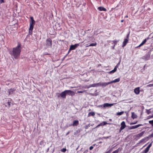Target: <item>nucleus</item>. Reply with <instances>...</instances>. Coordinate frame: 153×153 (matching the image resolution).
Returning a JSON list of instances; mask_svg holds the SVG:
<instances>
[{"mask_svg": "<svg viewBox=\"0 0 153 153\" xmlns=\"http://www.w3.org/2000/svg\"><path fill=\"white\" fill-rule=\"evenodd\" d=\"M21 44L19 42L18 43L17 46L13 48L12 51L9 53L11 56H13L16 59H18L19 57L22 49Z\"/></svg>", "mask_w": 153, "mask_h": 153, "instance_id": "nucleus-1", "label": "nucleus"}, {"mask_svg": "<svg viewBox=\"0 0 153 153\" xmlns=\"http://www.w3.org/2000/svg\"><path fill=\"white\" fill-rule=\"evenodd\" d=\"M52 45V40L50 38H48L46 40V46L48 47L51 48Z\"/></svg>", "mask_w": 153, "mask_h": 153, "instance_id": "nucleus-2", "label": "nucleus"}, {"mask_svg": "<svg viewBox=\"0 0 153 153\" xmlns=\"http://www.w3.org/2000/svg\"><path fill=\"white\" fill-rule=\"evenodd\" d=\"M126 37V38L124 39L122 47H123L125 46L128 42L129 40V34L127 35Z\"/></svg>", "mask_w": 153, "mask_h": 153, "instance_id": "nucleus-3", "label": "nucleus"}, {"mask_svg": "<svg viewBox=\"0 0 153 153\" xmlns=\"http://www.w3.org/2000/svg\"><path fill=\"white\" fill-rule=\"evenodd\" d=\"M58 95H57L58 97H59L60 96L61 97L63 98H65L66 97V94L65 91L62 92L60 94L57 93Z\"/></svg>", "mask_w": 153, "mask_h": 153, "instance_id": "nucleus-4", "label": "nucleus"}, {"mask_svg": "<svg viewBox=\"0 0 153 153\" xmlns=\"http://www.w3.org/2000/svg\"><path fill=\"white\" fill-rule=\"evenodd\" d=\"M66 92V95H71V96H73L75 95V93L74 91L70 90H65Z\"/></svg>", "mask_w": 153, "mask_h": 153, "instance_id": "nucleus-5", "label": "nucleus"}, {"mask_svg": "<svg viewBox=\"0 0 153 153\" xmlns=\"http://www.w3.org/2000/svg\"><path fill=\"white\" fill-rule=\"evenodd\" d=\"M79 43L76 44L74 45H71L70 46L69 51L73 50L75 49L79 45Z\"/></svg>", "mask_w": 153, "mask_h": 153, "instance_id": "nucleus-6", "label": "nucleus"}, {"mask_svg": "<svg viewBox=\"0 0 153 153\" xmlns=\"http://www.w3.org/2000/svg\"><path fill=\"white\" fill-rule=\"evenodd\" d=\"M152 142L150 143L148 146L143 151V153H147L149 151L150 147L152 146Z\"/></svg>", "mask_w": 153, "mask_h": 153, "instance_id": "nucleus-7", "label": "nucleus"}, {"mask_svg": "<svg viewBox=\"0 0 153 153\" xmlns=\"http://www.w3.org/2000/svg\"><path fill=\"white\" fill-rule=\"evenodd\" d=\"M121 126L120 128V131L126 127L125 123L124 121H123L121 124Z\"/></svg>", "mask_w": 153, "mask_h": 153, "instance_id": "nucleus-8", "label": "nucleus"}, {"mask_svg": "<svg viewBox=\"0 0 153 153\" xmlns=\"http://www.w3.org/2000/svg\"><path fill=\"white\" fill-rule=\"evenodd\" d=\"M140 87H138L135 88L134 90V92L136 94H139L140 92Z\"/></svg>", "mask_w": 153, "mask_h": 153, "instance_id": "nucleus-9", "label": "nucleus"}, {"mask_svg": "<svg viewBox=\"0 0 153 153\" xmlns=\"http://www.w3.org/2000/svg\"><path fill=\"white\" fill-rule=\"evenodd\" d=\"M116 104V103H105L103 105V107H111L114 105Z\"/></svg>", "mask_w": 153, "mask_h": 153, "instance_id": "nucleus-10", "label": "nucleus"}, {"mask_svg": "<svg viewBox=\"0 0 153 153\" xmlns=\"http://www.w3.org/2000/svg\"><path fill=\"white\" fill-rule=\"evenodd\" d=\"M79 124V122L78 120H74L73 122V124L70 126H77Z\"/></svg>", "mask_w": 153, "mask_h": 153, "instance_id": "nucleus-11", "label": "nucleus"}, {"mask_svg": "<svg viewBox=\"0 0 153 153\" xmlns=\"http://www.w3.org/2000/svg\"><path fill=\"white\" fill-rule=\"evenodd\" d=\"M30 24L35 25V21L34 20L33 17V16H30Z\"/></svg>", "mask_w": 153, "mask_h": 153, "instance_id": "nucleus-12", "label": "nucleus"}, {"mask_svg": "<svg viewBox=\"0 0 153 153\" xmlns=\"http://www.w3.org/2000/svg\"><path fill=\"white\" fill-rule=\"evenodd\" d=\"M142 126V124H138L137 125L131 126L129 127V129H135V128H137L138 127L140 126Z\"/></svg>", "mask_w": 153, "mask_h": 153, "instance_id": "nucleus-13", "label": "nucleus"}, {"mask_svg": "<svg viewBox=\"0 0 153 153\" xmlns=\"http://www.w3.org/2000/svg\"><path fill=\"white\" fill-rule=\"evenodd\" d=\"M149 39V38H147L145 39L144 40H143L142 42L137 47V48H138L143 45L145 43L147 40H148Z\"/></svg>", "mask_w": 153, "mask_h": 153, "instance_id": "nucleus-14", "label": "nucleus"}, {"mask_svg": "<svg viewBox=\"0 0 153 153\" xmlns=\"http://www.w3.org/2000/svg\"><path fill=\"white\" fill-rule=\"evenodd\" d=\"M120 80V78H118L117 79H115L114 80L110 82V84H111L112 83H115L119 82Z\"/></svg>", "mask_w": 153, "mask_h": 153, "instance_id": "nucleus-15", "label": "nucleus"}, {"mask_svg": "<svg viewBox=\"0 0 153 153\" xmlns=\"http://www.w3.org/2000/svg\"><path fill=\"white\" fill-rule=\"evenodd\" d=\"M34 25L30 24L29 32L30 33L31 31V34H32V30L33 29Z\"/></svg>", "mask_w": 153, "mask_h": 153, "instance_id": "nucleus-16", "label": "nucleus"}, {"mask_svg": "<svg viewBox=\"0 0 153 153\" xmlns=\"http://www.w3.org/2000/svg\"><path fill=\"white\" fill-rule=\"evenodd\" d=\"M97 87L96 83L94 84L90 85L89 86H85L84 88H88L91 87Z\"/></svg>", "mask_w": 153, "mask_h": 153, "instance_id": "nucleus-17", "label": "nucleus"}, {"mask_svg": "<svg viewBox=\"0 0 153 153\" xmlns=\"http://www.w3.org/2000/svg\"><path fill=\"white\" fill-rule=\"evenodd\" d=\"M98 9L100 11H107L106 9L103 7H98Z\"/></svg>", "mask_w": 153, "mask_h": 153, "instance_id": "nucleus-18", "label": "nucleus"}, {"mask_svg": "<svg viewBox=\"0 0 153 153\" xmlns=\"http://www.w3.org/2000/svg\"><path fill=\"white\" fill-rule=\"evenodd\" d=\"M110 84V82H101V86L105 87Z\"/></svg>", "mask_w": 153, "mask_h": 153, "instance_id": "nucleus-19", "label": "nucleus"}, {"mask_svg": "<svg viewBox=\"0 0 153 153\" xmlns=\"http://www.w3.org/2000/svg\"><path fill=\"white\" fill-rule=\"evenodd\" d=\"M107 123L105 121H103V122L100 123V124H99L96 127V128H97L98 127H99L102 126H104L105 125L107 124Z\"/></svg>", "mask_w": 153, "mask_h": 153, "instance_id": "nucleus-20", "label": "nucleus"}, {"mask_svg": "<svg viewBox=\"0 0 153 153\" xmlns=\"http://www.w3.org/2000/svg\"><path fill=\"white\" fill-rule=\"evenodd\" d=\"M122 149V148H119L113 151L112 153H118L119 151H121Z\"/></svg>", "mask_w": 153, "mask_h": 153, "instance_id": "nucleus-21", "label": "nucleus"}, {"mask_svg": "<svg viewBox=\"0 0 153 153\" xmlns=\"http://www.w3.org/2000/svg\"><path fill=\"white\" fill-rule=\"evenodd\" d=\"M137 115L135 114L134 112L131 113V117L133 119H134L137 118Z\"/></svg>", "mask_w": 153, "mask_h": 153, "instance_id": "nucleus-22", "label": "nucleus"}, {"mask_svg": "<svg viewBox=\"0 0 153 153\" xmlns=\"http://www.w3.org/2000/svg\"><path fill=\"white\" fill-rule=\"evenodd\" d=\"M144 134V131H142L140 133L137 134L136 135V137H142Z\"/></svg>", "mask_w": 153, "mask_h": 153, "instance_id": "nucleus-23", "label": "nucleus"}, {"mask_svg": "<svg viewBox=\"0 0 153 153\" xmlns=\"http://www.w3.org/2000/svg\"><path fill=\"white\" fill-rule=\"evenodd\" d=\"M97 45V43L96 42H95L94 43H91V44H90V45H87L85 47H90V46H95Z\"/></svg>", "mask_w": 153, "mask_h": 153, "instance_id": "nucleus-24", "label": "nucleus"}, {"mask_svg": "<svg viewBox=\"0 0 153 153\" xmlns=\"http://www.w3.org/2000/svg\"><path fill=\"white\" fill-rule=\"evenodd\" d=\"M16 89L15 88H11L9 90V94H11L13 93L16 91Z\"/></svg>", "mask_w": 153, "mask_h": 153, "instance_id": "nucleus-25", "label": "nucleus"}, {"mask_svg": "<svg viewBox=\"0 0 153 153\" xmlns=\"http://www.w3.org/2000/svg\"><path fill=\"white\" fill-rule=\"evenodd\" d=\"M95 115V113L94 112H89L88 114V117H89L90 116H94Z\"/></svg>", "mask_w": 153, "mask_h": 153, "instance_id": "nucleus-26", "label": "nucleus"}, {"mask_svg": "<svg viewBox=\"0 0 153 153\" xmlns=\"http://www.w3.org/2000/svg\"><path fill=\"white\" fill-rule=\"evenodd\" d=\"M118 41H119V40H113L112 41V42H113L112 44H114V45H116L117 44Z\"/></svg>", "mask_w": 153, "mask_h": 153, "instance_id": "nucleus-27", "label": "nucleus"}, {"mask_svg": "<svg viewBox=\"0 0 153 153\" xmlns=\"http://www.w3.org/2000/svg\"><path fill=\"white\" fill-rule=\"evenodd\" d=\"M123 111H121L120 112H118L117 113V115H121L123 114Z\"/></svg>", "mask_w": 153, "mask_h": 153, "instance_id": "nucleus-28", "label": "nucleus"}, {"mask_svg": "<svg viewBox=\"0 0 153 153\" xmlns=\"http://www.w3.org/2000/svg\"><path fill=\"white\" fill-rule=\"evenodd\" d=\"M116 71L115 70V69H114L113 70L109 71V74H111L112 73H114Z\"/></svg>", "mask_w": 153, "mask_h": 153, "instance_id": "nucleus-29", "label": "nucleus"}, {"mask_svg": "<svg viewBox=\"0 0 153 153\" xmlns=\"http://www.w3.org/2000/svg\"><path fill=\"white\" fill-rule=\"evenodd\" d=\"M90 124H89L88 125H86L85 126H84V128L85 129H87L89 127H90Z\"/></svg>", "mask_w": 153, "mask_h": 153, "instance_id": "nucleus-30", "label": "nucleus"}, {"mask_svg": "<svg viewBox=\"0 0 153 153\" xmlns=\"http://www.w3.org/2000/svg\"><path fill=\"white\" fill-rule=\"evenodd\" d=\"M86 91V90H84L83 91H77V93H82L84 92H85Z\"/></svg>", "mask_w": 153, "mask_h": 153, "instance_id": "nucleus-31", "label": "nucleus"}, {"mask_svg": "<svg viewBox=\"0 0 153 153\" xmlns=\"http://www.w3.org/2000/svg\"><path fill=\"white\" fill-rule=\"evenodd\" d=\"M66 151V149L65 148H64L61 149V151L62 152H65Z\"/></svg>", "mask_w": 153, "mask_h": 153, "instance_id": "nucleus-32", "label": "nucleus"}, {"mask_svg": "<svg viewBox=\"0 0 153 153\" xmlns=\"http://www.w3.org/2000/svg\"><path fill=\"white\" fill-rule=\"evenodd\" d=\"M11 103V102L8 101L7 102V103H6V104H7L8 106L9 107L10 106V104Z\"/></svg>", "mask_w": 153, "mask_h": 153, "instance_id": "nucleus-33", "label": "nucleus"}, {"mask_svg": "<svg viewBox=\"0 0 153 153\" xmlns=\"http://www.w3.org/2000/svg\"><path fill=\"white\" fill-rule=\"evenodd\" d=\"M101 82H99L97 83H96L97 87L99 86H101Z\"/></svg>", "mask_w": 153, "mask_h": 153, "instance_id": "nucleus-34", "label": "nucleus"}, {"mask_svg": "<svg viewBox=\"0 0 153 153\" xmlns=\"http://www.w3.org/2000/svg\"><path fill=\"white\" fill-rule=\"evenodd\" d=\"M152 86H153V84H149V85H147V87H152Z\"/></svg>", "mask_w": 153, "mask_h": 153, "instance_id": "nucleus-35", "label": "nucleus"}, {"mask_svg": "<svg viewBox=\"0 0 153 153\" xmlns=\"http://www.w3.org/2000/svg\"><path fill=\"white\" fill-rule=\"evenodd\" d=\"M149 137L150 138L153 137V133L149 135Z\"/></svg>", "mask_w": 153, "mask_h": 153, "instance_id": "nucleus-36", "label": "nucleus"}, {"mask_svg": "<svg viewBox=\"0 0 153 153\" xmlns=\"http://www.w3.org/2000/svg\"><path fill=\"white\" fill-rule=\"evenodd\" d=\"M4 2V0H0V3L2 4Z\"/></svg>", "mask_w": 153, "mask_h": 153, "instance_id": "nucleus-37", "label": "nucleus"}, {"mask_svg": "<svg viewBox=\"0 0 153 153\" xmlns=\"http://www.w3.org/2000/svg\"><path fill=\"white\" fill-rule=\"evenodd\" d=\"M137 121H136V122H134V123H130V124L131 125L135 124H136V123H137Z\"/></svg>", "mask_w": 153, "mask_h": 153, "instance_id": "nucleus-38", "label": "nucleus"}, {"mask_svg": "<svg viewBox=\"0 0 153 153\" xmlns=\"http://www.w3.org/2000/svg\"><path fill=\"white\" fill-rule=\"evenodd\" d=\"M119 66H118V65H116L114 68V69H115V70L117 71V68Z\"/></svg>", "mask_w": 153, "mask_h": 153, "instance_id": "nucleus-39", "label": "nucleus"}, {"mask_svg": "<svg viewBox=\"0 0 153 153\" xmlns=\"http://www.w3.org/2000/svg\"><path fill=\"white\" fill-rule=\"evenodd\" d=\"M93 146H91L90 147L89 149L90 150H92L93 149Z\"/></svg>", "mask_w": 153, "mask_h": 153, "instance_id": "nucleus-40", "label": "nucleus"}, {"mask_svg": "<svg viewBox=\"0 0 153 153\" xmlns=\"http://www.w3.org/2000/svg\"><path fill=\"white\" fill-rule=\"evenodd\" d=\"M145 140V139H142V140H141L140 141V143H142V142L144 140Z\"/></svg>", "mask_w": 153, "mask_h": 153, "instance_id": "nucleus-41", "label": "nucleus"}, {"mask_svg": "<svg viewBox=\"0 0 153 153\" xmlns=\"http://www.w3.org/2000/svg\"><path fill=\"white\" fill-rule=\"evenodd\" d=\"M120 61L118 63H117V65H118V66H119V65H120Z\"/></svg>", "mask_w": 153, "mask_h": 153, "instance_id": "nucleus-42", "label": "nucleus"}, {"mask_svg": "<svg viewBox=\"0 0 153 153\" xmlns=\"http://www.w3.org/2000/svg\"><path fill=\"white\" fill-rule=\"evenodd\" d=\"M116 45H114L112 47V49H114L115 47V46Z\"/></svg>", "mask_w": 153, "mask_h": 153, "instance_id": "nucleus-43", "label": "nucleus"}, {"mask_svg": "<svg viewBox=\"0 0 153 153\" xmlns=\"http://www.w3.org/2000/svg\"><path fill=\"white\" fill-rule=\"evenodd\" d=\"M70 133V131H69L68 132H67L66 134V135H68Z\"/></svg>", "mask_w": 153, "mask_h": 153, "instance_id": "nucleus-44", "label": "nucleus"}, {"mask_svg": "<svg viewBox=\"0 0 153 153\" xmlns=\"http://www.w3.org/2000/svg\"><path fill=\"white\" fill-rule=\"evenodd\" d=\"M150 55H147V56H148V58H149V57H150Z\"/></svg>", "mask_w": 153, "mask_h": 153, "instance_id": "nucleus-45", "label": "nucleus"}, {"mask_svg": "<svg viewBox=\"0 0 153 153\" xmlns=\"http://www.w3.org/2000/svg\"><path fill=\"white\" fill-rule=\"evenodd\" d=\"M128 16L126 15V16L125 17V18H128Z\"/></svg>", "mask_w": 153, "mask_h": 153, "instance_id": "nucleus-46", "label": "nucleus"}, {"mask_svg": "<svg viewBox=\"0 0 153 153\" xmlns=\"http://www.w3.org/2000/svg\"><path fill=\"white\" fill-rule=\"evenodd\" d=\"M108 137H104V138H108Z\"/></svg>", "mask_w": 153, "mask_h": 153, "instance_id": "nucleus-47", "label": "nucleus"}, {"mask_svg": "<svg viewBox=\"0 0 153 153\" xmlns=\"http://www.w3.org/2000/svg\"><path fill=\"white\" fill-rule=\"evenodd\" d=\"M123 20H122L121 21V22H123Z\"/></svg>", "mask_w": 153, "mask_h": 153, "instance_id": "nucleus-48", "label": "nucleus"}, {"mask_svg": "<svg viewBox=\"0 0 153 153\" xmlns=\"http://www.w3.org/2000/svg\"><path fill=\"white\" fill-rule=\"evenodd\" d=\"M151 117H152V118L153 117V115L151 116Z\"/></svg>", "mask_w": 153, "mask_h": 153, "instance_id": "nucleus-49", "label": "nucleus"}, {"mask_svg": "<svg viewBox=\"0 0 153 153\" xmlns=\"http://www.w3.org/2000/svg\"><path fill=\"white\" fill-rule=\"evenodd\" d=\"M89 30H90V29H88V30H87V31H89Z\"/></svg>", "mask_w": 153, "mask_h": 153, "instance_id": "nucleus-50", "label": "nucleus"}, {"mask_svg": "<svg viewBox=\"0 0 153 153\" xmlns=\"http://www.w3.org/2000/svg\"><path fill=\"white\" fill-rule=\"evenodd\" d=\"M111 42V41H109V42Z\"/></svg>", "mask_w": 153, "mask_h": 153, "instance_id": "nucleus-51", "label": "nucleus"}, {"mask_svg": "<svg viewBox=\"0 0 153 153\" xmlns=\"http://www.w3.org/2000/svg\"><path fill=\"white\" fill-rule=\"evenodd\" d=\"M146 145V144H145V145L144 146H145Z\"/></svg>", "mask_w": 153, "mask_h": 153, "instance_id": "nucleus-52", "label": "nucleus"}, {"mask_svg": "<svg viewBox=\"0 0 153 153\" xmlns=\"http://www.w3.org/2000/svg\"><path fill=\"white\" fill-rule=\"evenodd\" d=\"M111 9H112V10H113V8H112Z\"/></svg>", "mask_w": 153, "mask_h": 153, "instance_id": "nucleus-53", "label": "nucleus"}]
</instances>
